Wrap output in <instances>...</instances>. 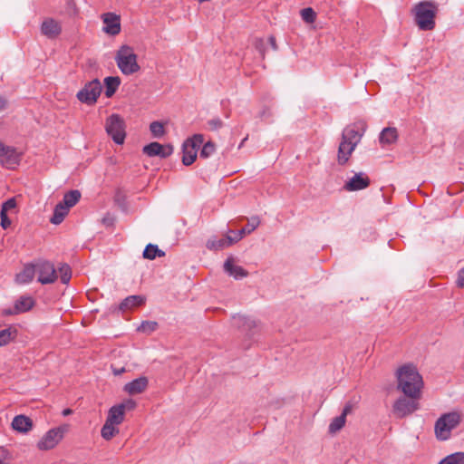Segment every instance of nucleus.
Wrapping results in <instances>:
<instances>
[{"mask_svg": "<svg viewBox=\"0 0 464 464\" xmlns=\"http://www.w3.org/2000/svg\"><path fill=\"white\" fill-rule=\"evenodd\" d=\"M397 389L401 391L405 396L418 399L423 385L422 377L412 364H405L400 367L396 372Z\"/></svg>", "mask_w": 464, "mask_h": 464, "instance_id": "nucleus-1", "label": "nucleus"}, {"mask_svg": "<svg viewBox=\"0 0 464 464\" xmlns=\"http://www.w3.org/2000/svg\"><path fill=\"white\" fill-rule=\"evenodd\" d=\"M438 10V4L432 1H421L415 5L412 12L418 27L423 31L432 30Z\"/></svg>", "mask_w": 464, "mask_h": 464, "instance_id": "nucleus-2", "label": "nucleus"}, {"mask_svg": "<svg viewBox=\"0 0 464 464\" xmlns=\"http://www.w3.org/2000/svg\"><path fill=\"white\" fill-rule=\"evenodd\" d=\"M115 62L118 68L125 75H131L140 71L137 55L129 45H122L116 53Z\"/></svg>", "mask_w": 464, "mask_h": 464, "instance_id": "nucleus-3", "label": "nucleus"}, {"mask_svg": "<svg viewBox=\"0 0 464 464\" xmlns=\"http://www.w3.org/2000/svg\"><path fill=\"white\" fill-rule=\"evenodd\" d=\"M460 422V416L457 412L445 413L435 423V434L438 440H446L450 432Z\"/></svg>", "mask_w": 464, "mask_h": 464, "instance_id": "nucleus-4", "label": "nucleus"}, {"mask_svg": "<svg viewBox=\"0 0 464 464\" xmlns=\"http://www.w3.org/2000/svg\"><path fill=\"white\" fill-rule=\"evenodd\" d=\"M105 130L116 144H123L126 137L125 123L119 114H111L107 118Z\"/></svg>", "mask_w": 464, "mask_h": 464, "instance_id": "nucleus-5", "label": "nucleus"}, {"mask_svg": "<svg viewBox=\"0 0 464 464\" xmlns=\"http://www.w3.org/2000/svg\"><path fill=\"white\" fill-rule=\"evenodd\" d=\"M69 431V425L63 424L59 427L49 430L43 438L37 442V448L40 450H49L53 449Z\"/></svg>", "mask_w": 464, "mask_h": 464, "instance_id": "nucleus-6", "label": "nucleus"}, {"mask_svg": "<svg viewBox=\"0 0 464 464\" xmlns=\"http://www.w3.org/2000/svg\"><path fill=\"white\" fill-rule=\"evenodd\" d=\"M204 139L201 134H196L192 138L184 141L182 145V163L185 166H189L195 161L198 149L200 147Z\"/></svg>", "mask_w": 464, "mask_h": 464, "instance_id": "nucleus-7", "label": "nucleus"}, {"mask_svg": "<svg viewBox=\"0 0 464 464\" xmlns=\"http://www.w3.org/2000/svg\"><path fill=\"white\" fill-rule=\"evenodd\" d=\"M102 92V84L98 79L87 82L84 87L77 93L80 102L92 105L96 102Z\"/></svg>", "mask_w": 464, "mask_h": 464, "instance_id": "nucleus-8", "label": "nucleus"}, {"mask_svg": "<svg viewBox=\"0 0 464 464\" xmlns=\"http://www.w3.org/2000/svg\"><path fill=\"white\" fill-rule=\"evenodd\" d=\"M417 399L410 397H400L395 401L392 406V412L396 418L402 419L408 415L412 414L419 408Z\"/></svg>", "mask_w": 464, "mask_h": 464, "instance_id": "nucleus-9", "label": "nucleus"}, {"mask_svg": "<svg viewBox=\"0 0 464 464\" xmlns=\"http://www.w3.org/2000/svg\"><path fill=\"white\" fill-rule=\"evenodd\" d=\"M36 271L39 273L38 282L43 285L53 284L57 279L54 266L49 261H38L36 263Z\"/></svg>", "mask_w": 464, "mask_h": 464, "instance_id": "nucleus-10", "label": "nucleus"}, {"mask_svg": "<svg viewBox=\"0 0 464 464\" xmlns=\"http://www.w3.org/2000/svg\"><path fill=\"white\" fill-rule=\"evenodd\" d=\"M363 131L358 124L348 125L343 130L342 140L356 148L363 136Z\"/></svg>", "mask_w": 464, "mask_h": 464, "instance_id": "nucleus-11", "label": "nucleus"}, {"mask_svg": "<svg viewBox=\"0 0 464 464\" xmlns=\"http://www.w3.org/2000/svg\"><path fill=\"white\" fill-rule=\"evenodd\" d=\"M19 153L15 149L5 146L0 142V162L7 168H14L19 162Z\"/></svg>", "mask_w": 464, "mask_h": 464, "instance_id": "nucleus-12", "label": "nucleus"}, {"mask_svg": "<svg viewBox=\"0 0 464 464\" xmlns=\"http://www.w3.org/2000/svg\"><path fill=\"white\" fill-rule=\"evenodd\" d=\"M370 185V179L362 172L356 173L345 184L344 189L347 191H356L366 188Z\"/></svg>", "mask_w": 464, "mask_h": 464, "instance_id": "nucleus-13", "label": "nucleus"}, {"mask_svg": "<svg viewBox=\"0 0 464 464\" xmlns=\"http://www.w3.org/2000/svg\"><path fill=\"white\" fill-rule=\"evenodd\" d=\"M149 385V380L146 376H140L123 386V392L129 395H137L142 393Z\"/></svg>", "mask_w": 464, "mask_h": 464, "instance_id": "nucleus-14", "label": "nucleus"}, {"mask_svg": "<svg viewBox=\"0 0 464 464\" xmlns=\"http://www.w3.org/2000/svg\"><path fill=\"white\" fill-rule=\"evenodd\" d=\"M237 242L235 237H231V235H226L221 238L212 237L207 241L206 246L209 250L218 251L222 250L234 243Z\"/></svg>", "mask_w": 464, "mask_h": 464, "instance_id": "nucleus-15", "label": "nucleus"}, {"mask_svg": "<svg viewBox=\"0 0 464 464\" xmlns=\"http://www.w3.org/2000/svg\"><path fill=\"white\" fill-rule=\"evenodd\" d=\"M103 23L105 24L103 30L111 34L116 35L121 31L120 17L112 13L103 14Z\"/></svg>", "mask_w": 464, "mask_h": 464, "instance_id": "nucleus-16", "label": "nucleus"}, {"mask_svg": "<svg viewBox=\"0 0 464 464\" xmlns=\"http://www.w3.org/2000/svg\"><path fill=\"white\" fill-rule=\"evenodd\" d=\"M352 409L353 406L350 403H347L344 406L342 414L333 419V420L329 424V433L334 434L344 426L346 421V416L352 411Z\"/></svg>", "mask_w": 464, "mask_h": 464, "instance_id": "nucleus-17", "label": "nucleus"}, {"mask_svg": "<svg viewBox=\"0 0 464 464\" xmlns=\"http://www.w3.org/2000/svg\"><path fill=\"white\" fill-rule=\"evenodd\" d=\"M61 31L62 27L60 24L52 18L44 20L41 26L42 34L47 36L48 38L56 37L60 34Z\"/></svg>", "mask_w": 464, "mask_h": 464, "instance_id": "nucleus-18", "label": "nucleus"}, {"mask_svg": "<svg viewBox=\"0 0 464 464\" xmlns=\"http://www.w3.org/2000/svg\"><path fill=\"white\" fill-rule=\"evenodd\" d=\"M12 428L20 433H27L33 428V421L25 415H17L13 419Z\"/></svg>", "mask_w": 464, "mask_h": 464, "instance_id": "nucleus-19", "label": "nucleus"}, {"mask_svg": "<svg viewBox=\"0 0 464 464\" xmlns=\"http://www.w3.org/2000/svg\"><path fill=\"white\" fill-rule=\"evenodd\" d=\"M224 270L227 274L233 276L235 279H240L247 276L248 273L240 266L233 264V258L228 257L224 263Z\"/></svg>", "mask_w": 464, "mask_h": 464, "instance_id": "nucleus-20", "label": "nucleus"}, {"mask_svg": "<svg viewBox=\"0 0 464 464\" xmlns=\"http://www.w3.org/2000/svg\"><path fill=\"white\" fill-rule=\"evenodd\" d=\"M355 147L351 146V144H348L347 142H344L341 140L339 147H338V152H337V162L339 165H345L352 153L354 151Z\"/></svg>", "mask_w": 464, "mask_h": 464, "instance_id": "nucleus-21", "label": "nucleus"}, {"mask_svg": "<svg viewBox=\"0 0 464 464\" xmlns=\"http://www.w3.org/2000/svg\"><path fill=\"white\" fill-rule=\"evenodd\" d=\"M36 271V264L25 265L23 271L18 273L15 276V281L18 284H28L34 277Z\"/></svg>", "mask_w": 464, "mask_h": 464, "instance_id": "nucleus-22", "label": "nucleus"}, {"mask_svg": "<svg viewBox=\"0 0 464 464\" xmlns=\"http://www.w3.org/2000/svg\"><path fill=\"white\" fill-rule=\"evenodd\" d=\"M145 298L142 295H130L126 297L118 306L120 311L125 312L143 304Z\"/></svg>", "mask_w": 464, "mask_h": 464, "instance_id": "nucleus-23", "label": "nucleus"}, {"mask_svg": "<svg viewBox=\"0 0 464 464\" xmlns=\"http://www.w3.org/2000/svg\"><path fill=\"white\" fill-rule=\"evenodd\" d=\"M69 209L62 201L59 202L54 208L53 217L50 218L51 223L54 225L61 224L68 214Z\"/></svg>", "mask_w": 464, "mask_h": 464, "instance_id": "nucleus-24", "label": "nucleus"}, {"mask_svg": "<svg viewBox=\"0 0 464 464\" xmlns=\"http://www.w3.org/2000/svg\"><path fill=\"white\" fill-rule=\"evenodd\" d=\"M398 139V132L396 128L387 127L384 128L380 134V142L382 145H390L394 143Z\"/></svg>", "mask_w": 464, "mask_h": 464, "instance_id": "nucleus-25", "label": "nucleus"}, {"mask_svg": "<svg viewBox=\"0 0 464 464\" xmlns=\"http://www.w3.org/2000/svg\"><path fill=\"white\" fill-rule=\"evenodd\" d=\"M124 411H122V407L119 405L112 406L108 412L107 421L120 425L124 420Z\"/></svg>", "mask_w": 464, "mask_h": 464, "instance_id": "nucleus-26", "label": "nucleus"}, {"mask_svg": "<svg viewBox=\"0 0 464 464\" xmlns=\"http://www.w3.org/2000/svg\"><path fill=\"white\" fill-rule=\"evenodd\" d=\"M34 300L31 296L23 295L14 303L15 311L19 314L25 313L33 308Z\"/></svg>", "mask_w": 464, "mask_h": 464, "instance_id": "nucleus-27", "label": "nucleus"}, {"mask_svg": "<svg viewBox=\"0 0 464 464\" xmlns=\"http://www.w3.org/2000/svg\"><path fill=\"white\" fill-rule=\"evenodd\" d=\"M260 224V219L258 217H252L250 219H248V223L246 227L241 228L240 230L237 231L236 237L237 241H239L245 235L250 234L253 232Z\"/></svg>", "mask_w": 464, "mask_h": 464, "instance_id": "nucleus-28", "label": "nucleus"}, {"mask_svg": "<svg viewBox=\"0 0 464 464\" xmlns=\"http://www.w3.org/2000/svg\"><path fill=\"white\" fill-rule=\"evenodd\" d=\"M105 95L111 98L121 84V79L118 76H108L104 79Z\"/></svg>", "mask_w": 464, "mask_h": 464, "instance_id": "nucleus-29", "label": "nucleus"}, {"mask_svg": "<svg viewBox=\"0 0 464 464\" xmlns=\"http://www.w3.org/2000/svg\"><path fill=\"white\" fill-rule=\"evenodd\" d=\"M145 259L153 260L156 256H164L165 252L158 247L157 245L148 244L142 254Z\"/></svg>", "mask_w": 464, "mask_h": 464, "instance_id": "nucleus-30", "label": "nucleus"}, {"mask_svg": "<svg viewBox=\"0 0 464 464\" xmlns=\"http://www.w3.org/2000/svg\"><path fill=\"white\" fill-rule=\"evenodd\" d=\"M81 198V192L77 189L70 190L64 194L63 203L69 208L75 206Z\"/></svg>", "mask_w": 464, "mask_h": 464, "instance_id": "nucleus-31", "label": "nucleus"}, {"mask_svg": "<svg viewBox=\"0 0 464 464\" xmlns=\"http://www.w3.org/2000/svg\"><path fill=\"white\" fill-rule=\"evenodd\" d=\"M17 331L14 327H8L0 331V346L6 345L16 337Z\"/></svg>", "mask_w": 464, "mask_h": 464, "instance_id": "nucleus-32", "label": "nucleus"}, {"mask_svg": "<svg viewBox=\"0 0 464 464\" xmlns=\"http://www.w3.org/2000/svg\"><path fill=\"white\" fill-rule=\"evenodd\" d=\"M114 426L115 424H112L107 420L105 421L101 430V435L104 440H110L119 432V429L115 428Z\"/></svg>", "mask_w": 464, "mask_h": 464, "instance_id": "nucleus-33", "label": "nucleus"}, {"mask_svg": "<svg viewBox=\"0 0 464 464\" xmlns=\"http://www.w3.org/2000/svg\"><path fill=\"white\" fill-rule=\"evenodd\" d=\"M234 324L239 327L244 329H251L256 326V322L246 316L244 315H237L233 317Z\"/></svg>", "mask_w": 464, "mask_h": 464, "instance_id": "nucleus-34", "label": "nucleus"}, {"mask_svg": "<svg viewBox=\"0 0 464 464\" xmlns=\"http://www.w3.org/2000/svg\"><path fill=\"white\" fill-rule=\"evenodd\" d=\"M438 464H464V452H455L442 459Z\"/></svg>", "mask_w": 464, "mask_h": 464, "instance_id": "nucleus-35", "label": "nucleus"}, {"mask_svg": "<svg viewBox=\"0 0 464 464\" xmlns=\"http://www.w3.org/2000/svg\"><path fill=\"white\" fill-rule=\"evenodd\" d=\"M161 149H163V145L154 141L144 146L143 152L150 157L160 156Z\"/></svg>", "mask_w": 464, "mask_h": 464, "instance_id": "nucleus-36", "label": "nucleus"}, {"mask_svg": "<svg viewBox=\"0 0 464 464\" xmlns=\"http://www.w3.org/2000/svg\"><path fill=\"white\" fill-rule=\"evenodd\" d=\"M158 328V323L155 321H143L138 327V331L144 334H151Z\"/></svg>", "mask_w": 464, "mask_h": 464, "instance_id": "nucleus-37", "label": "nucleus"}, {"mask_svg": "<svg viewBox=\"0 0 464 464\" xmlns=\"http://www.w3.org/2000/svg\"><path fill=\"white\" fill-rule=\"evenodd\" d=\"M61 282L63 284H68L72 277V270L69 265L62 264L59 267Z\"/></svg>", "mask_w": 464, "mask_h": 464, "instance_id": "nucleus-38", "label": "nucleus"}, {"mask_svg": "<svg viewBox=\"0 0 464 464\" xmlns=\"http://www.w3.org/2000/svg\"><path fill=\"white\" fill-rule=\"evenodd\" d=\"M301 16L304 22L312 24L316 18V14L313 8L306 7L301 10Z\"/></svg>", "mask_w": 464, "mask_h": 464, "instance_id": "nucleus-39", "label": "nucleus"}, {"mask_svg": "<svg viewBox=\"0 0 464 464\" xmlns=\"http://www.w3.org/2000/svg\"><path fill=\"white\" fill-rule=\"evenodd\" d=\"M150 130L154 137L160 138L164 134V126L160 121H153L150 125Z\"/></svg>", "mask_w": 464, "mask_h": 464, "instance_id": "nucleus-40", "label": "nucleus"}, {"mask_svg": "<svg viewBox=\"0 0 464 464\" xmlns=\"http://www.w3.org/2000/svg\"><path fill=\"white\" fill-rule=\"evenodd\" d=\"M215 151V144L211 141H208L207 143H205L201 149V151H200V158H204V159H207L208 158L210 155H212Z\"/></svg>", "mask_w": 464, "mask_h": 464, "instance_id": "nucleus-41", "label": "nucleus"}, {"mask_svg": "<svg viewBox=\"0 0 464 464\" xmlns=\"http://www.w3.org/2000/svg\"><path fill=\"white\" fill-rule=\"evenodd\" d=\"M16 207V200L14 198H11L2 204L1 212L7 213L9 210L14 209Z\"/></svg>", "mask_w": 464, "mask_h": 464, "instance_id": "nucleus-42", "label": "nucleus"}, {"mask_svg": "<svg viewBox=\"0 0 464 464\" xmlns=\"http://www.w3.org/2000/svg\"><path fill=\"white\" fill-rule=\"evenodd\" d=\"M255 48L259 52L261 56L265 57V51H266V43L263 39H256L255 40Z\"/></svg>", "mask_w": 464, "mask_h": 464, "instance_id": "nucleus-43", "label": "nucleus"}, {"mask_svg": "<svg viewBox=\"0 0 464 464\" xmlns=\"http://www.w3.org/2000/svg\"><path fill=\"white\" fill-rule=\"evenodd\" d=\"M208 124L209 125L212 130H217L223 126V122L219 118H214L208 121Z\"/></svg>", "mask_w": 464, "mask_h": 464, "instance_id": "nucleus-44", "label": "nucleus"}, {"mask_svg": "<svg viewBox=\"0 0 464 464\" xmlns=\"http://www.w3.org/2000/svg\"><path fill=\"white\" fill-rule=\"evenodd\" d=\"M118 405L121 406L122 407V411L125 412L126 410L131 411V410L135 409L136 402L133 400L129 399V400H126L125 401H123L122 403L118 404Z\"/></svg>", "mask_w": 464, "mask_h": 464, "instance_id": "nucleus-45", "label": "nucleus"}, {"mask_svg": "<svg viewBox=\"0 0 464 464\" xmlns=\"http://www.w3.org/2000/svg\"><path fill=\"white\" fill-rule=\"evenodd\" d=\"M173 152V147L169 144L163 145V149L160 150V154L159 157L160 158H167L170 156Z\"/></svg>", "mask_w": 464, "mask_h": 464, "instance_id": "nucleus-46", "label": "nucleus"}, {"mask_svg": "<svg viewBox=\"0 0 464 464\" xmlns=\"http://www.w3.org/2000/svg\"><path fill=\"white\" fill-rule=\"evenodd\" d=\"M0 218H1V227L4 229L8 228L11 225V220L7 217V213L0 212Z\"/></svg>", "mask_w": 464, "mask_h": 464, "instance_id": "nucleus-47", "label": "nucleus"}, {"mask_svg": "<svg viewBox=\"0 0 464 464\" xmlns=\"http://www.w3.org/2000/svg\"><path fill=\"white\" fill-rule=\"evenodd\" d=\"M456 283L459 287L464 288V267L459 271Z\"/></svg>", "mask_w": 464, "mask_h": 464, "instance_id": "nucleus-48", "label": "nucleus"}, {"mask_svg": "<svg viewBox=\"0 0 464 464\" xmlns=\"http://www.w3.org/2000/svg\"><path fill=\"white\" fill-rule=\"evenodd\" d=\"M114 222V218L111 214H106L102 218V223L107 227L111 226Z\"/></svg>", "mask_w": 464, "mask_h": 464, "instance_id": "nucleus-49", "label": "nucleus"}, {"mask_svg": "<svg viewBox=\"0 0 464 464\" xmlns=\"http://www.w3.org/2000/svg\"><path fill=\"white\" fill-rule=\"evenodd\" d=\"M14 311H15V307L14 306L13 308H5V309H4L2 311V314L5 315V316L19 314L18 312H14Z\"/></svg>", "mask_w": 464, "mask_h": 464, "instance_id": "nucleus-50", "label": "nucleus"}, {"mask_svg": "<svg viewBox=\"0 0 464 464\" xmlns=\"http://www.w3.org/2000/svg\"><path fill=\"white\" fill-rule=\"evenodd\" d=\"M6 451L5 450H0V464H6Z\"/></svg>", "mask_w": 464, "mask_h": 464, "instance_id": "nucleus-51", "label": "nucleus"}, {"mask_svg": "<svg viewBox=\"0 0 464 464\" xmlns=\"http://www.w3.org/2000/svg\"><path fill=\"white\" fill-rule=\"evenodd\" d=\"M268 42H269L271 47L273 48V50L276 51L277 45H276V38L273 35H271L268 38Z\"/></svg>", "mask_w": 464, "mask_h": 464, "instance_id": "nucleus-52", "label": "nucleus"}, {"mask_svg": "<svg viewBox=\"0 0 464 464\" xmlns=\"http://www.w3.org/2000/svg\"><path fill=\"white\" fill-rule=\"evenodd\" d=\"M112 372H113L114 375H121L122 372H125V368L124 367H121V368L112 367Z\"/></svg>", "mask_w": 464, "mask_h": 464, "instance_id": "nucleus-53", "label": "nucleus"}, {"mask_svg": "<svg viewBox=\"0 0 464 464\" xmlns=\"http://www.w3.org/2000/svg\"><path fill=\"white\" fill-rule=\"evenodd\" d=\"M72 413V411L71 409H65V410L63 411V416H68V415H70Z\"/></svg>", "mask_w": 464, "mask_h": 464, "instance_id": "nucleus-54", "label": "nucleus"}, {"mask_svg": "<svg viewBox=\"0 0 464 464\" xmlns=\"http://www.w3.org/2000/svg\"><path fill=\"white\" fill-rule=\"evenodd\" d=\"M229 232H230L231 234H233V236H231V237H236V234H235V233H236L237 231L230 230Z\"/></svg>", "mask_w": 464, "mask_h": 464, "instance_id": "nucleus-55", "label": "nucleus"}]
</instances>
